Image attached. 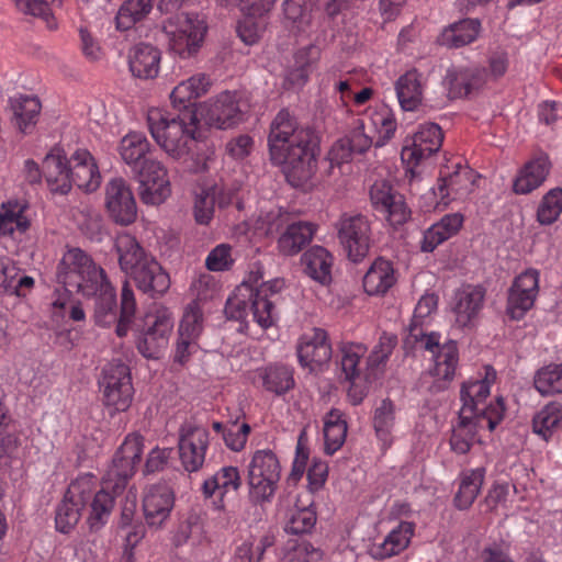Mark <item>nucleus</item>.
Returning <instances> with one entry per match:
<instances>
[{
    "instance_id": "774afa93",
    "label": "nucleus",
    "mask_w": 562,
    "mask_h": 562,
    "mask_svg": "<svg viewBox=\"0 0 562 562\" xmlns=\"http://www.w3.org/2000/svg\"><path fill=\"white\" fill-rule=\"evenodd\" d=\"M321 558V551L308 542H289L279 562H316Z\"/></svg>"
},
{
    "instance_id": "37998d69",
    "label": "nucleus",
    "mask_w": 562,
    "mask_h": 562,
    "mask_svg": "<svg viewBox=\"0 0 562 562\" xmlns=\"http://www.w3.org/2000/svg\"><path fill=\"white\" fill-rule=\"evenodd\" d=\"M301 263L307 277L314 281H330L333 255L322 246H313L301 257Z\"/></svg>"
},
{
    "instance_id": "4d7b16f0",
    "label": "nucleus",
    "mask_w": 562,
    "mask_h": 562,
    "mask_svg": "<svg viewBox=\"0 0 562 562\" xmlns=\"http://www.w3.org/2000/svg\"><path fill=\"white\" fill-rule=\"evenodd\" d=\"M98 491L97 476L83 473L71 481L64 496L85 508Z\"/></svg>"
},
{
    "instance_id": "a18cd8bd",
    "label": "nucleus",
    "mask_w": 562,
    "mask_h": 562,
    "mask_svg": "<svg viewBox=\"0 0 562 562\" xmlns=\"http://www.w3.org/2000/svg\"><path fill=\"white\" fill-rule=\"evenodd\" d=\"M149 150L150 144L148 139L138 132L126 134L119 145V154L122 160L131 168V171L149 158L147 156Z\"/></svg>"
},
{
    "instance_id": "4c0bfd02",
    "label": "nucleus",
    "mask_w": 562,
    "mask_h": 562,
    "mask_svg": "<svg viewBox=\"0 0 562 562\" xmlns=\"http://www.w3.org/2000/svg\"><path fill=\"white\" fill-rule=\"evenodd\" d=\"M291 215L282 207L271 206L270 209H260L259 212L245 222L246 231L252 232L255 236L268 237L278 233L284 227Z\"/></svg>"
},
{
    "instance_id": "39448f33",
    "label": "nucleus",
    "mask_w": 562,
    "mask_h": 562,
    "mask_svg": "<svg viewBox=\"0 0 562 562\" xmlns=\"http://www.w3.org/2000/svg\"><path fill=\"white\" fill-rule=\"evenodd\" d=\"M505 415V403L503 397H497L495 402L484 408L476 418H462L459 416V423L452 429L450 437V448L457 454H465L472 446L479 442L477 430L486 428L493 431L503 420Z\"/></svg>"
},
{
    "instance_id": "f704fd0d",
    "label": "nucleus",
    "mask_w": 562,
    "mask_h": 562,
    "mask_svg": "<svg viewBox=\"0 0 562 562\" xmlns=\"http://www.w3.org/2000/svg\"><path fill=\"white\" fill-rule=\"evenodd\" d=\"M463 222L464 217L461 213L446 214L424 232L420 249L425 252L434 251L440 244L458 234Z\"/></svg>"
},
{
    "instance_id": "a19ab883",
    "label": "nucleus",
    "mask_w": 562,
    "mask_h": 562,
    "mask_svg": "<svg viewBox=\"0 0 562 562\" xmlns=\"http://www.w3.org/2000/svg\"><path fill=\"white\" fill-rule=\"evenodd\" d=\"M285 231L278 239V249L285 256L300 252L313 238L316 226L310 222L288 223Z\"/></svg>"
},
{
    "instance_id": "79ce46f5",
    "label": "nucleus",
    "mask_w": 562,
    "mask_h": 562,
    "mask_svg": "<svg viewBox=\"0 0 562 562\" xmlns=\"http://www.w3.org/2000/svg\"><path fill=\"white\" fill-rule=\"evenodd\" d=\"M10 105L13 113L12 122L22 133L29 134L36 124L41 112V102L34 95H16L10 99Z\"/></svg>"
},
{
    "instance_id": "72a5a7b5",
    "label": "nucleus",
    "mask_w": 562,
    "mask_h": 562,
    "mask_svg": "<svg viewBox=\"0 0 562 562\" xmlns=\"http://www.w3.org/2000/svg\"><path fill=\"white\" fill-rule=\"evenodd\" d=\"M211 86L210 78L204 74H196L178 83L170 93L172 105L181 111H194L193 101L207 92Z\"/></svg>"
},
{
    "instance_id": "a878e982",
    "label": "nucleus",
    "mask_w": 562,
    "mask_h": 562,
    "mask_svg": "<svg viewBox=\"0 0 562 562\" xmlns=\"http://www.w3.org/2000/svg\"><path fill=\"white\" fill-rule=\"evenodd\" d=\"M71 187L94 192L101 184V173L94 157L87 149H77L70 156Z\"/></svg>"
},
{
    "instance_id": "e433bc0d",
    "label": "nucleus",
    "mask_w": 562,
    "mask_h": 562,
    "mask_svg": "<svg viewBox=\"0 0 562 562\" xmlns=\"http://www.w3.org/2000/svg\"><path fill=\"white\" fill-rule=\"evenodd\" d=\"M549 171L550 162L546 157L526 162L514 179L513 191L516 194H529L546 181Z\"/></svg>"
},
{
    "instance_id": "ea45409f",
    "label": "nucleus",
    "mask_w": 562,
    "mask_h": 562,
    "mask_svg": "<svg viewBox=\"0 0 562 562\" xmlns=\"http://www.w3.org/2000/svg\"><path fill=\"white\" fill-rule=\"evenodd\" d=\"M261 386L278 396L294 387L293 369L286 364H270L256 370Z\"/></svg>"
},
{
    "instance_id": "ddd939ff",
    "label": "nucleus",
    "mask_w": 562,
    "mask_h": 562,
    "mask_svg": "<svg viewBox=\"0 0 562 562\" xmlns=\"http://www.w3.org/2000/svg\"><path fill=\"white\" fill-rule=\"evenodd\" d=\"M169 48L180 58L194 56L202 46L206 25L198 18L186 15L179 18L177 24L169 25Z\"/></svg>"
},
{
    "instance_id": "5701e85b",
    "label": "nucleus",
    "mask_w": 562,
    "mask_h": 562,
    "mask_svg": "<svg viewBox=\"0 0 562 562\" xmlns=\"http://www.w3.org/2000/svg\"><path fill=\"white\" fill-rule=\"evenodd\" d=\"M495 379V371L486 368L485 376L463 382L460 391L462 406L460 414L462 418H476L482 411L490 406L484 402L490 395L491 385Z\"/></svg>"
},
{
    "instance_id": "603ef678",
    "label": "nucleus",
    "mask_w": 562,
    "mask_h": 562,
    "mask_svg": "<svg viewBox=\"0 0 562 562\" xmlns=\"http://www.w3.org/2000/svg\"><path fill=\"white\" fill-rule=\"evenodd\" d=\"M25 204L9 201L2 204L0 213V236H13L14 233H25L30 227V221L24 215Z\"/></svg>"
},
{
    "instance_id": "13d9d810",
    "label": "nucleus",
    "mask_w": 562,
    "mask_h": 562,
    "mask_svg": "<svg viewBox=\"0 0 562 562\" xmlns=\"http://www.w3.org/2000/svg\"><path fill=\"white\" fill-rule=\"evenodd\" d=\"M562 418V407L557 402H551L541 408L532 419L533 431L548 440Z\"/></svg>"
},
{
    "instance_id": "9d476101",
    "label": "nucleus",
    "mask_w": 562,
    "mask_h": 562,
    "mask_svg": "<svg viewBox=\"0 0 562 562\" xmlns=\"http://www.w3.org/2000/svg\"><path fill=\"white\" fill-rule=\"evenodd\" d=\"M132 172L139 183L138 194L143 203L159 205L169 198L168 172L160 161L149 157Z\"/></svg>"
},
{
    "instance_id": "dca6fc26",
    "label": "nucleus",
    "mask_w": 562,
    "mask_h": 562,
    "mask_svg": "<svg viewBox=\"0 0 562 562\" xmlns=\"http://www.w3.org/2000/svg\"><path fill=\"white\" fill-rule=\"evenodd\" d=\"M453 170L446 165L440 170V178L438 180L437 191L440 203L448 205L451 201L462 200L473 190L475 183V176L471 168L463 166L461 161L452 166Z\"/></svg>"
},
{
    "instance_id": "f3484780",
    "label": "nucleus",
    "mask_w": 562,
    "mask_h": 562,
    "mask_svg": "<svg viewBox=\"0 0 562 562\" xmlns=\"http://www.w3.org/2000/svg\"><path fill=\"white\" fill-rule=\"evenodd\" d=\"M57 276L69 281H108L103 268L80 248H70L63 255Z\"/></svg>"
},
{
    "instance_id": "49530a36",
    "label": "nucleus",
    "mask_w": 562,
    "mask_h": 562,
    "mask_svg": "<svg viewBox=\"0 0 562 562\" xmlns=\"http://www.w3.org/2000/svg\"><path fill=\"white\" fill-rule=\"evenodd\" d=\"M485 469H476L462 472L459 490L454 496V505L458 509H468L477 497L484 482Z\"/></svg>"
},
{
    "instance_id": "0eeeda50",
    "label": "nucleus",
    "mask_w": 562,
    "mask_h": 562,
    "mask_svg": "<svg viewBox=\"0 0 562 562\" xmlns=\"http://www.w3.org/2000/svg\"><path fill=\"white\" fill-rule=\"evenodd\" d=\"M337 237L348 259L362 261L372 245L371 222L359 213H342L335 223Z\"/></svg>"
},
{
    "instance_id": "6e6d98bb",
    "label": "nucleus",
    "mask_w": 562,
    "mask_h": 562,
    "mask_svg": "<svg viewBox=\"0 0 562 562\" xmlns=\"http://www.w3.org/2000/svg\"><path fill=\"white\" fill-rule=\"evenodd\" d=\"M367 351V347L360 342H347L340 347V364L346 380L353 382L360 376Z\"/></svg>"
},
{
    "instance_id": "7c9ffc66",
    "label": "nucleus",
    "mask_w": 562,
    "mask_h": 562,
    "mask_svg": "<svg viewBox=\"0 0 562 562\" xmlns=\"http://www.w3.org/2000/svg\"><path fill=\"white\" fill-rule=\"evenodd\" d=\"M160 50L151 44L138 43L128 52V67L132 75L139 79H154L160 69Z\"/></svg>"
},
{
    "instance_id": "412c9836",
    "label": "nucleus",
    "mask_w": 562,
    "mask_h": 562,
    "mask_svg": "<svg viewBox=\"0 0 562 562\" xmlns=\"http://www.w3.org/2000/svg\"><path fill=\"white\" fill-rule=\"evenodd\" d=\"M370 199L374 210L381 213L392 226L402 225L409 218V210L404 198L387 182H375L371 187Z\"/></svg>"
},
{
    "instance_id": "3c124183",
    "label": "nucleus",
    "mask_w": 562,
    "mask_h": 562,
    "mask_svg": "<svg viewBox=\"0 0 562 562\" xmlns=\"http://www.w3.org/2000/svg\"><path fill=\"white\" fill-rule=\"evenodd\" d=\"M347 436V422L339 409H330L324 418L325 452L334 454L341 448Z\"/></svg>"
},
{
    "instance_id": "b1692460",
    "label": "nucleus",
    "mask_w": 562,
    "mask_h": 562,
    "mask_svg": "<svg viewBox=\"0 0 562 562\" xmlns=\"http://www.w3.org/2000/svg\"><path fill=\"white\" fill-rule=\"evenodd\" d=\"M375 146V138L367 128L366 120H356L353 128L348 136L339 139L331 148V159L337 164L347 162L351 159L353 154H363L371 146Z\"/></svg>"
},
{
    "instance_id": "680f3d73",
    "label": "nucleus",
    "mask_w": 562,
    "mask_h": 562,
    "mask_svg": "<svg viewBox=\"0 0 562 562\" xmlns=\"http://www.w3.org/2000/svg\"><path fill=\"white\" fill-rule=\"evenodd\" d=\"M316 0H284L283 12L299 31H305L312 22V12Z\"/></svg>"
},
{
    "instance_id": "6e6552de",
    "label": "nucleus",
    "mask_w": 562,
    "mask_h": 562,
    "mask_svg": "<svg viewBox=\"0 0 562 562\" xmlns=\"http://www.w3.org/2000/svg\"><path fill=\"white\" fill-rule=\"evenodd\" d=\"M99 385L106 407L114 412H125L130 408L134 387L128 366L115 361L108 363L102 370Z\"/></svg>"
},
{
    "instance_id": "2f4dec72",
    "label": "nucleus",
    "mask_w": 562,
    "mask_h": 562,
    "mask_svg": "<svg viewBox=\"0 0 562 562\" xmlns=\"http://www.w3.org/2000/svg\"><path fill=\"white\" fill-rule=\"evenodd\" d=\"M482 25L479 19H461L442 29L437 36V44L446 48H460L475 42L481 33Z\"/></svg>"
},
{
    "instance_id": "393cba45",
    "label": "nucleus",
    "mask_w": 562,
    "mask_h": 562,
    "mask_svg": "<svg viewBox=\"0 0 562 562\" xmlns=\"http://www.w3.org/2000/svg\"><path fill=\"white\" fill-rule=\"evenodd\" d=\"M83 295H95V322L109 327L116 322V292L112 283H70Z\"/></svg>"
},
{
    "instance_id": "c756f323",
    "label": "nucleus",
    "mask_w": 562,
    "mask_h": 562,
    "mask_svg": "<svg viewBox=\"0 0 562 562\" xmlns=\"http://www.w3.org/2000/svg\"><path fill=\"white\" fill-rule=\"evenodd\" d=\"M434 368L430 374L434 376V384L429 387L430 392L437 393L448 387L456 375L459 362V351L457 342L449 340L442 345L434 357Z\"/></svg>"
},
{
    "instance_id": "f8f14e48",
    "label": "nucleus",
    "mask_w": 562,
    "mask_h": 562,
    "mask_svg": "<svg viewBox=\"0 0 562 562\" xmlns=\"http://www.w3.org/2000/svg\"><path fill=\"white\" fill-rule=\"evenodd\" d=\"M104 206L117 225L128 226L137 218V204L131 186L122 177L110 179L104 187Z\"/></svg>"
},
{
    "instance_id": "c85d7f7f",
    "label": "nucleus",
    "mask_w": 562,
    "mask_h": 562,
    "mask_svg": "<svg viewBox=\"0 0 562 562\" xmlns=\"http://www.w3.org/2000/svg\"><path fill=\"white\" fill-rule=\"evenodd\" d=\"M241 485V477L236 467H223L213 475L204 480L202 492L205 498L216 497L214 506L216 509L224 508V497L235 493Z\"/></svg>"
},
{
    "instance_id": "6ab92c4d",
    "label": "nucleus",
    "mask_w": 562,
    "mask_h": 562,
    "mask_svg": "<svg viewBox=\"0 0 562 562\" xmlns=\"http://www.w3.org/2000/svg\"><path fill=\"white\" fill-rule=\"evenodd\" d=\"M175 506L173 491L165 483L150 485L143 496V512L148 527L160 529Z\"/></svg>"
},
{
    "instance_id": "c9c22d12",
    "label": "nucleus",
    "mask_w": 562,
    "mask_h": 562,
    "mask_svg": "<svg viewBox=\"0 0 562 562\" xmlns=\"http://www.w3.org/2000/svg\"><path fill=\"white\" fill-rule=\"evenodd\" d=\"M361 120L367 121V128L374 135L375 147L384 146L396 132L395 116L385 105L369 108Z\"/></svg>"
},
{
    "instance_id": "aec40b11",
    "label": "nucleus",
    "mask_w": 562,
    "mask_h": 562,
    "mask_svg": "<svg viewBox=\"0 0 562 562\" xmlns=\"http://www.w3.org/2000/svg\"><path fill=\"white\" fill-rule=\"evenodd\" d=\"M296 352L302 367L315 370L327 364L333 353L327 331L323 328L314 327L303 334L300 337Z\"/></svg>"
},
{
    "instance_id": "5fc2aeb1",
    "label": "nucleus",
    "mask_w": 562,
    "mask_h": 562,
    "mask_svg": "<svg viewBox=\"0 0 562 562\" xmlns=\"http://www.w3.org/2000/svg\"><path fill=\"white\" fill-rule=\"evenodd\" d=\"M533 386L542 396L562 394V363H550L538 369Z\"/></svg>"
},
{
    "instance_id": "423d86ee",
    "label": "nucleus",
    "mask_w": 562,
    "mask_h": 562,
    "mask_svg": "<svg viewBox=\"0 0 562 562\" xmlns=\"http://www.w3.org/2000/svg\"><path fill=\"white\" fill-rule=\"evenodd\" d=\"M116 249L121 269L134 281H165L169 276L159 262L144 254L135 237L125 234L117 238Z\"/></svg>"
},
{
    "instance_id": "4468645a",
    "label": "nucleus",
    "mask_w": 562,
    "mask_h": 562,
    "mask_svg": "<svg viewBox=\"0 0 562 562\" xmlns=\"http://www.w3.org/2000/svg\"><path fill=\"white\" fill-rule=\"evenodd\" d=\"M209 437V430L202 426L191 423L181 426L178 446L180 461L186 471L196 472L203 467Z\"/></svg>"
},
{
    "instance_id": "58836bf2",
    "label": "nucleus",
    "mask_w": 562,
    "mask_h": 562,
    "mask_svg": "<svg viewBox=\"0 0 562 562\" xmlns=\"http://www.w3.org/2000/svg\"><path fill=\"white\" fill-rule=\"evenodd\" d=\"M425 78L416 69L402 75L395 82V91L401 108L404 111L416 110L423 101Z\"/></svg>"
},
{
    "instance_id": "c03bdc74",
    "label": "nucleus",
    "mask_w": 562,
    "mask_h": 562,
    "mask_svg": "<svg viewBox=\"0 0 562 562\" xmlns=\"http://www.w3.org/2000/svg\"><path fill=\"white\" fill-rule=\"evenodd\" d=\"M395 423L396 407L394 403L390 398L382 400L373 411L372 425L384 449L392 443Z\"/></svg>"
},
{
    "instance_id": "338daca9",
    "label": "nucleus",
    "mask_w": 562,
    "mask_h": 562,
    "mask_svg": "<svg viewBox=\"0 0 562 562\" xmlns=\"http://www.w3.org/2000/svg\"><path fill=\"white\" fill-rule=\"evenodd\" d=\"M72 289L78 291V289L70 283H58V286H56L52 293V318L57 324L65 321L68 307L76 301Z\"/></svg>"
},
{
    "instance_id": "0e129e2a",
    "label": "nucleus",
    "mask_w": 562,
    "mask_h": 562,
    "mask_svg": "<svg viewBox=\"0 0 562 562\" xmlns=\"http://www.w3.org/2000/svg\"><path fill=\"white\" fill-rule=\"evenodd\" d=\"M82 509L83 507L64 496L56 508V530L61 533H69L79 522Z\"/></svg>"
},
{
    "instance_id": "a211bd4d",
    "label": "nucleus",
    "mask_w": 562,
    "mask_h": 562,
    "mask_svg": "<svg viewBox=\"0 0 562 562\" xmlns=\"http://www.w3.org/2000/svg\"><path fill=\"white\" fill-rule=\"evenodd\" d=\"M485 289L477 283H462L451 302L454 324L459 328H471L483 307Z\"/></svg>"
},
{
    "instance_id": "7ed1b4c3",
    "label": "nucleus",
    "mask_w": 562,
    "mask_h": 562,
    "mask_svg": "<svg viewBox=\"0 0 562 562\" xmlns=\"http://www.w3.org/2000/svg\"><path fill=\"white\" fill-rule=\"evenodd\" d=\"M270 283H238L225 304L227 318L245 321L250 308L252 321L261 328L268 329L279 321L274 303L269 299Z\"/></svg>"
},
{
    "instance_id": "e2e57ef3",
    "label": "nucleus",
    "mask_w": 562,
    "mask_h": 562,
    "mask_svg": "<svg viewBox=\"0 0 562 562\" xmlns=\"http://www.w3.org/2000/svg\"><path fill=\"white\" fill-rule=\"evenodd\" d=\"M562 213V189L554 188L547 192L537 210V221L541 225L553 224Z\"/></svg>"
},
{
    "instance_id": "bb28decb",
    "label": "nucleus",
    "mask_w": 562,
    "mask_h": 562,
    "mask_svg": "<svg viewBox=\"0 0 562 562\" xmlns=\"http://www.w3.org/2000/svg\"><path fill=\"white\" fill-rule=\"evenodd\" d=\"M486 82V71L479 66L449 69L443 83L451 99L463 98Z\"/></svg>"
},
{
    "instance_id": "473e14b6",
    "label": "nucleus",
    "mask_w": 562,
    "mask_h": 562,
    "mask_svg": "<svg viewBox=\"0 0 562 562\" xmlns=\"http://www.w3.org/2000/svg\"><path fill=\"white\" fill-rule=\"evenodd\" d=\"M211 86L210 78L204 74H196L178 83L170 93L172 105L181 111H194L193 101L207 92Z\"/></svg>"
},
{
    "instance_id": "2eb2a0df",
    "label": "nucleus",
    "mask_w": 562,
    "mask_h": 562,
    "mask_svg": "<svg viewBox=\"0 0 562 562\" xmlns=\"http://www.w3.org/2000/svg\"><path fill=\"white\" fill-rule=\"evenodd\" d=\"M443 132L431 122L423 123L402 149V160L411 168L436 154L442 145Z\"/></svg>"
},
{
    "instance_id": "864d4df0",
    "label": "nucleus",
    "mask_w": 562,
    "mask_h": 562,
    "mask_svg": "<svg viewBox=\"0 0 562 562\" xmlns=\"http://www.w3.org/2000/svg\"><path fill=\"white\" fill-rule=\"evenodd\" d=\"M153 0H125L115 16L116 29L127 31L143 21L153 10Z\"/></svg>"
},
{
    "instance_id": "de8ad7c7",
    "label": "nucleus",
    "mask_w": 562,
    "mask_h": 562,
    "mask_svg": "<svg viewBox=\"0 0 562 562\" xmlns=\"http://www.w3.org/2000/svg\"><path fill=\"white\" fill-rule=\"evenodd\" d=\"M115 497L104 488H100L89 502L87 524L90 531L101 530L109 521L114 508Z\"/></svg>"
},
{
    "instance_id": "1a4fd4ad",
    "label": "nucleus",
    "mask_w": 562,
    "mask_h": 562,
    "mask_svg": "<svg viewBox=\"0 0 562 562\" xmlns=\"http://www.w3.org/2000/svg\"><path fill=\"white\" fill-rule=\"evenodd\" d=\"M143 453V438L137 434H130L116 450L112 463L104 476V483L119 493L125 488L128 480L134 475Z\"/></svg>"
},
{
    "instance_id": "4be33fe9",
    "label": "nucleus",
    "mask_w": 562,
    "mask_h": 562,
    "mask_svg": "<svg viewBox=\"0 0 562 562\" xmlns=\"http://www.w3.org/2000/svg\"><path fill=\"white\" fill-rule=\"evenodd\" d=\"M207 122L221 130L233 127L244 120L240 98L235 91H223L206 108Z\"/></svg>"
},
{
    "instance_id": "f03ea898",
    "label": "nucleus",
    "mask_w": 562,
    "mask_h": 562,
    "mask_svg": "<svg viewBox=\"0 0 562 562\" xmlns=\"http://www.w3.org/2000/svg\"><path fill=\"white\" fill-rule=\"evenodd\" d=\"M147 123L153 138L172 158L180 159L192 150L198 128L195 111L187 110L173 114L150 109Z\"/></svg>"
},
{
    "instance_id": "bf43d9fd",
    "label": "nucleus",
    "mask_w": 562,
    "mask_h": 562,
    "mask_svg": "<svg viewBox=\"0 0 562 562\" xmlns=\"http://www.w3.org/2000/svg\"><path fill=\"white\" fill-rule=\"evenodd\" d=\"M14 2L22 12L41 18L47 29L57 27L53 10L61 5V0H14Z\"/></svg>"
},
{
    "instance_id": "20e7f679",
    "label": "nucleus",
    "mask_w": 562,
    "mask_h": 562,
    "mask_svg": "<svg viewBox=\"0 0 562 562\" xmlns=\"http://www.w3.org/2000/svg\"><path fill=\"white\" fill-rule=\"evenodd\" d=\"M247 470L250 501L256 504L270 502L281 479V464L277 454L270 449L256 450Z\"/></svg>"
},
{
    "instance_id": "cd10ccee",
    "label": "nucleus",
    "mask_w": 562,
    "mask_h": 562,
    "mask_svg": "<svg viewBox=\"0 0 562 562\" xmlns=\"http://www.w3.org/2000/svg\"><path fill=\"white\" fill-rule=\"evenodd\" d=\"M43 172L52 192L67 194L71 190L70 158L59 148L52 149L45 156Z\"/></svg>"
},
{
    "instance_id": "9b49d317",
    "label": "nucleus",
    "mask_w": 562,
    "mask_h": 562,
    "mask_svg": "<svg viewBox=\"0 0 562 562\" xmlns=\"http://www.w3.org/2000/svg\"><path fill=\"white\" fill-rule=\"evenodd\" d=\"M175 321L167 307H158L145 318V329L137 338L136 346L145 358H157L167 347Z\"/></svg>"
},
{
    "instance_id": "052dcab7",
    "label": "nucleus",
    "mask_w": 562,
    "mask_h": 562,
    "mask_svg": "<svg viewBox=\"0 0 562 562\" xmlns=\"http://www.w3.org/2000/svg\"><path fill=\"white\" fill-rule=\"evenodd\" d=\"M204 329V313L200 300L189 303L183 311L178 334L200 339Z\"/></svg>"
},
{
    "instance_id": "69168bd1",
    "label": "nucleus",
    "mask_w": 562,
    "mask_h": 562,
    "mask_svg": "<svg viewBox=\"0 0 562 562\" xmlns=\"http://www.w3.org/2000/svg\"><path fill=\"white\" fill-rule=\"evenodd\" d=\"M316 524V513L311 507L291 509L284 530L292 535L308 533L313 530Z\"/></svg>"
},
{
    "instance_id": "8fccbe9b",
    "label": "nucleus",
    "mask_w": 562,
    "mask_h": 562,
    "mask_svg": "<svg viewBox=\"0 0 562 562\" xmlns=\"http://www.w3.org/2000/svg\"><path fill=\"white\" fill-rule=\"evenodd\" d=\"M322 49L316 43H310L300 47L294 53V65L290 72V78L295 83L304 85L313 68L321 59Z\"/></svg>"
},
{
    "instance_id": "09e8293b",
    "label": "nucleus",
    "mask_w": 562,
    "mask_h": 562,
    "mask_svg": "<svg viewBox=\"0 0 562 562\" xmlns=\"http://www.w3.org/2000/svg\"><path fill=\"white\" fill-rule=\"evenodd\" d=\"M537 292L538 283H532L529 288H522L521 283H513L508 291L507 315L514 321L521 319L533 306Z\"/></svg>"
},
{
    "instance_id": "f257e3e1",
    "label": "nucleus",
    "mask_w": 562,
    "mask_h": 562,
    "mask_svg": "<svg viewBox=\"0 0 562 562\" xmlns=\"http://www.w3.org/2000/svg\"><path fill=\"white\" fill-rule=\"evenodd\" d=\"M268 147L270 161L282 167L290 183L300 186L312 177L316 161L314 132L300 125L288 110L279 111L272 120Z\"/></svg>"
}]
</instances>
